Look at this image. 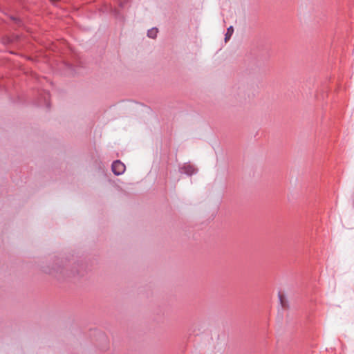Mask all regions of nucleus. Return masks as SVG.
I'll return each mask as SVG.
<instances>
[{
  "instance_id": "nucleus-1",
  "label": "nucleus",
  "mask_w": 354,
  "mask_h": 354,
  "mask_svg": "<svg viewBox=\"0 0 354 354\" xmlns=\"http://www.w3.org/2000/svg\"><path fill=\"white\" fill-rule=\"evenodd\" d=\"M112 171L115 175L122 174L125 171V165L120 160H115L112 164Z\"/></svg>"
},
{
  "instance_id": "nucleus-2",
  "label": "nucleus",
  "mask_w": 354,
  "mask_h": 354,
  "mask_svg": "<svg viewBox=\"0 0 354 354\" xmlns=\"http://www.w3.org/2000/svg\"><path fill=\"white\" fill-rule=\"evenodd\" d=\"M234 28L232 26H230L227 30V32L225 35V41L227 42L231 37L232 35L233 34Z\"/></svg>"
},
{
  "instance_id": "nucleus-3",
  "label": "nucleus",
  "mask_w": 354,
  "mask_h": 354,
  "mask_svg": "<svg viewBox=\"0 0 354 354\" xmlns=\"http://www.w3.org/2000/svg\"><path fill=\"white\" fill-rule=\"evenodd\" d=\"M158 33V29L157 28H151V30H148L147 35L150 38H156Z\"/></svg>"
},
{
  "instance_id": "nucleus-4",
  "label": "nucleus",
  "mask_w": 354,
  "mask_h": 354,
  "mask_svg": "<svg viewBox=\"0 0 354 354\" xmlns=\"http://www.w3.org/2000/svg\"><path fill=\"white\" fill-rule=\"evenodd\" d=\"M183 169L188 175H192L194 172V169L190 165L184 166Z\"/></svg>"
},
{
  "instance_id": "nucleus-5",
  "label": "nucleus",
  "mask_w": 354,
  "mask_h": 354,
  "mask_svg": "<svg viewBox=\"0 0 354 354\" xmlns=\"http://www.w3.org/2000/svg\"><path fill=\"white\" fill-rule=\"evenodd\" d=\"M279 299H280V302H281V304L283 306H285V303H284V296L279 293Z\"/></svg>"
},
{
  "instance_id": "nucleus-6",
  "label": "nucleus",
  "mask_w": 354,
  "mask_h": 354,
  "mask_svg": "<svg viewBox=\"0 0 354 354\" xmlns=\"http://www.w3.org/2000/svg\"><path fill=\"white\" fill-rule=\"evenodd\" d=\"M57 1V0H50V1H52V2H53V3H54V2H55V1Z\"/></svg>"
}]
</instances>
